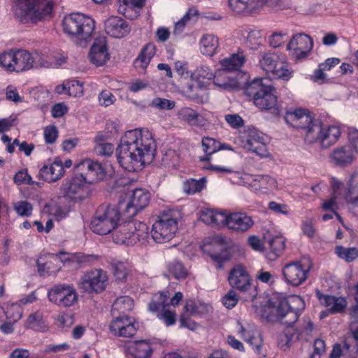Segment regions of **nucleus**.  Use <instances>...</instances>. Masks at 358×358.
<instances>
[{
    "label": "nucleus",
    "instance_id": "f257e3e1",
    "mask_svg": "<svg viewBox=\"0 0 358 358\" xmlns=\"http://www.w3.org/2000/svg\"><path fill=\"white\" fill-rule=\"evenodd\" d=\"M155 141L150 131L144 129L127 131L116 149L120 166L129 172L137 171L155 157Z\"/></svg>",
    "mask_w": 358,
    "mask_h": 358
},
{
    "label": "nucleus",
    "instance_id": "f03ea898",
    "mask_svg": "<svg viewBox=\"0 0 358 358\" xmlns=\"http://www.w3.org/2000/svg\"><path fill=\"white\" fill-rule=\"evenodd\" d=\"M305 308L303 298L292 295L278 299L275 302L269 300L267 304L260 307L259 313L267 322L276 320L286 327H292L299 320Z\"/></svg>",
    "mask_w": 358,
    "mask_h": 358
},
{
    "label": "nucleus",
    "instance_id": "7ed1b4c3",
    "mask_svg": "<svg viewBox=\"0 0 358 358\" xmlns=\"http://www.w3.org/2000/svg\"><path fill=\"white\" fill-rule=\"evenodd\" d=\"M53 8L52 0H17L15 15L22 23H36L50 19Z\"/></svg>",
    "mask_w": 358,
    "mask_h": 358
},
{
    "label": "nucleus",
    "instance_id": "20e7f679",
    "mask_svg": "<svg viewBox=\"0 0 358 358\" xmlns=\"http://www.w3.org/2000/svg\"><path fill=\"white\" fill-rule=\"evenodd\" d=\"M150 238L148 226L136 220L126 222L117 226L113 233L114 243L127 246L137 243L145 245L149 242Z\"/></svg>",
    "mask_w": 358,
    "mask_h": 358
},
{
    "label": "nucleus",
    "instance_id": "39448f33",
    "mask_svg": "<svg viewBox=\"0 0 358 358\" xmlns=\"http://www.w3.org/2000/svg\"><path fill=\"white\" fill-rule=\"evenodd\" d=\"M275 89L264 83V79L257 78L248 83L244 89L245 94L252 98L254 104L262 110H276L278 98Z\"/></svg>",
    "mask_w": 358,
    "mask_h": 358
},
{
    "label": "nucleus",
    "instance_id": "423d86ee",
    "mask_svg": "<svg viewBox=\"0 0 358 358\" xmlns=\"http://www.w3.org/2000/svg\"><path fill=\"white\" fill-rule=\"evenodd\" d=\"M122 208L114 205L101 204L96 209L91 221V230L99 235H106L115 229L122 215Z\"/></svg>",
    "mask_w": 358,
    "mask_h": 358
},
{
    "label": "nucleus",
    "instance_id": "0eeeda50",
    "mask_svg": "<svg viewBox=\"0 0 358 358\" xmlns=\"http://www.w3.org/2000/svg\"><path fill=\"white\" fill-rule=\"evenodd\" d=\"M178 213L171 210L162 211L152 224L151 238L157 243L171 241L178 230Z\"/></svg>",
    "mask_w": 358,
    "mask_h": 358
},
{
    "label": "nucleus",
    "instance_id": "6e6552de",
    "mask_svg": "<svg viewBox=\"0 0 358 358\" xmlns=\"http://www.w3.org/2000/svg\"><path fill=\"white\" fill-rule=\"evenodd\" d=\"M64 33L87 41L95 28L94 20L81 13H72L65 15L62 20Z\"/></svg>",
    "mask_w": 358,
    "mask_h": 358
},
{
    "label": "nucleus",
    "instance_id": "1a4fd4ad",
    "mask_svg": "<svg viewBox=\"0 0 358 358\" xmlns=\"http://www.w3.org/2000/svg\"><path fill=\"white\" fill-rule=\"evenodd\" d=\"M260 67L273 78L288 81L293 77V71L289 68L286 56L275 52H264L259 61Z\"/></svg>",
    "mask_w": 358,
    "mask_h": 358
},
{
    "label": "nucleus",
    "instance_id": "9d476101",
    "mask_svg": "<svg viewBox=\"0 0 358 358\" xmlns=\"http://www.w3.org/2000/svg\"><path fill=\"white\" fill-rule=\"evenodd\" d=\"M34 58L24 49H11L0 54V66L6 71L21 73L33 68Z\"/></svg>",
    "mask_w": 358,
    "mask_h": 358
},
{
    "label": "nucleus",
    "instance_id": "9b49d317",
    "mask_svg": "<svg viewBox=\"0 0 358 358\" xmlns=\"http://www.w3.org/2000/svg\"><path fill=\"white\" fill-rule=\"evenodd\" d=\"M312 267V262L308 259H301L286 264L282 269L285 282L295 287L301 285L308 279Z\"/></svg>",
    "mask_w": 358,
    "mask_h": 358
},
{
    "label": "nucleus",
    "instance_id": "f8f14e48",
    "mask_svg": "<svg viewBox=\"0 0 358 358\" xmlns=\"http://www.w3.org/2000/svg\"><path fill=\"white\" fill-rule=\"evenodd\" d=\"M148 310L156 313L157 317L166 327H171L176 323L177 315L175 310H170L168 292H162L153 295L148 303Z\"/></svg>",
    "mask_w": 358,
    "mask_h": 358
},
{
    "label": "nucleus",
    "instance_id": "ddd939ff",
    "mask_svg": "<svg viewBox=\"0 0 358 358\" xmlns=\"http://www.w3.org/2000/svg\"><path fill=\"white\" fill-rule=\"evenodd\" d=\"M60 193L71 200H83L90 195V186L82 174L76 173L71 179L63 181L60 187Z\"/></svg>",
    "mask_w": 358,
    "mask_h": 358
},
{
    "label": "nucleus",
    "instance_id": "4468645a",
    "mask_svg": "<svg viewBox=\"0 0 358 358\" xmlns=\"http://www.w3.org/2000/svg\"><path fill=\"white\" fill-rule=\"evenodd\" d=\"M107 282L106 271L102 269H92L81 277L79 286L88 294H100L106 289Z\"/></svg>",
    "mask_w": 358,
    "mask_h": 358
},
{
    "label": "nucleus",
    "instance_id": "2eb2a0df",
    "mask_svg": "<svg viewBox=\"0 0 358 358\" xmlns=\"http://www.w3.org/2000/svg\"><path fill=\"white\" fill-rule=\"evenodd\" d=\"M150 199V194L148 191L142 188H137L133 191L131 199L128 202L120 201V208H122V216L125 219L134 217L138 211L145 208Z\"/></svg>",
    "mask_w": 358,
    "mask_h": 358
},
{
    "label": "nucleus",
    "instance_id": "dca6fc26",
    "mask_svg": "<svg viewBox=\"0 0 358 358\" xmlns=\"http://www.w3.org/2000/svg\"><path fill=\"white\" fill-rule=\"evenodd\" d=\"M50 301L61 306L70 307L78 301V294L73 286L60 284L54 286L48 292Z\"/></svg>",
    "mask_w": 358,
    "mask_h": 358
},
{
    "label": "nucleus",
    "instance_id": "f3484780",
    "mask_svg": "<svg viewBox=\"0 0 358 358\" xmlns=\"http://www.w3.org/2000/svg\"><path fill=\"white\" fill-rule=\"evenodd\" d=\"M241 138L245 149L261 157L267 155L266 139L262 132L255 128H248L244 131Z\"/></svg>",
    "mask_w": 358,
    "mask_h": 358
},
{
    "label": "nucleus",
    "instance_id": "a211bd4d",
    "mask_svg": "<svg viewBox=\"0 0 358 358\" xmlns=\"http://www.w3.org/2000/svg\"><path fill=\"white\" fill-rule=\"evenodd\" d=\"M63 263L60 252L57 255L47 253L39 255L36 260L37 271L40 276L55 275Z\"/></svg>",
    "mask_w": 358,
    "mask_h": 358
},
{
    "label": "nucleus",
    "instance_id": "6ab92c4d",
    "mask_svg": "<svg viewBox=\"0 0 358 358\" xmlns=\"http://www.w3.org/2000/svg\"><path fill=\"white\" fill-rule=\"evenodd\" d=\"M77 168L78 171H82L79 174L83 175L85 180L90 186L103 180L106 176L105 167L101 163L92 159L83 161L78 165Z\"/></svg>",
    "mask_w": 358,
    "mask_h": 358
},
{
    "label": "nucleus",
    "instance_id": "aec40b11",
    "mask_svg": "<svg viewBox=\"0 0 358 358\" xmlns=\"http://www.w3.org/2000/svg\"><path fill=\"white\" fill-rule=\"evenodd\" d=\"M313 48V40L306 34H298L294 36L287 45V50L296 60L306 58Z\"/></svg>",
    "mask_w": 358,
    "mask_h": 358
},
{
    "label": "nucleus",
    "instance_id": "412c9836",
    "mask_svg": "<svg viewBox=\"0 0 358 358\" xmlns=\"http://www.w3.org/2000/svg\"><path fill=\"white\" fill-rule=\"evenodd\" d=\"M228 281L230 286L241 292H246L252 287V278L248 270L241 264H236L231 268Z\"/></svg>",
    "mask_w": 358,
    "mask_h": 358
},
{
    "label": "nucleus",
    "instance_id": "4be33fe9",
    "mask_svg": "<svg viewBox=\"0 0 358 358\" xmlns=\"http://www.w3.org/2000/svg\"><path fill=\"white\" fill-rule=\"evenodd\" d=\"M254 224V221L250 215L243 212L225 213L224 223L229 230L237 234L248 231Z\"/></svg>",
    "mask_w": 358,
    "mask_h": 358
},
{
    "label": "nucleus",
    "instance_id": "5701e85b",
    "mask_svg": "<svg viewBox=\"0 0 358 358\" xmlns=\"http://www.w3.org/2000/svg\"><path fill=\"white\" fill-rule=\"evenodd\" d=\"M65 170L62 160L56 158L53 162H48L41 168L38 176L47 182L59 180L64 174Z\"/></svg>",
    "mask_w": 358,
    "mask_h": 358
},
{
    "label": "nucleus",
    "instance_id": "b1692460",
    "mask_svg": "<svg viewBox=\"0 0 358 358\" xmlns=\"http://www.w3.org/2000/svg\"><path fill=\"white\" fill-rule=\"evenodd\" d=\"M237 324V331L241 338L250 344L255 352L260 354L263 345V338L259 331L254 326L248 325L245 327L240 322H238Z\"/></svg>",
    "mask_w": 358,
    "mask_h": 358
},
{
    "label": "nucleus",
    "instance_id": "393cba45",
    "mask_svg": "<svg viewBox=\"0 0 358 358\" xmlns=\"http://www.w3.org/2000/svg\"><path fill=\"white\" fill-rule=\"evenodd\" d=\"M153 353L151 343L147 340L129 342L124 346L127 358H150Z\"/></svg>",
    "mask_w": 358,
    "mask_h": 358
},
{
    "label": "nucleus",
    "instance_id": "a878e982",
    "mask_svg": "<svg viewBox=\"0 0 358 358\" xmlns=\"http://www.w3.org/2000/svg\"><path fill=\"white\" fill-rule=\"evenodd\" d=\"M314 117H312L310 112L304 108H296L293 111L286 112L284 120L286 123L297 129H304Z\"/></svg>",
    "mask_w": 358,
    "mask_h": 358
},
{
    "label": "nucleus",
    "instance_id": "bb28decb",
    "mask_svg": "<svg viewBox=\"0 0 358 358\" xmlns=\"http://www.w3.org/2000/svg\"><path fill=\"white\" fill-rule=\"evenodd\" d=\"M63 264H69L74 266L76 268H82L87 266H91L97 262L99 256L96 255H90L83 252L67 253L60 252Z\"/></svg>",
    "mask_w": 358,
    "mask_h": 358
},
{
    "label": "nucleus",
    "instance_id": "cd10ccee",
    "mask_svg": "<svg viewBox=\"0 0 358 358\" xmlns=\"http://www.w3.org/2000/svg\"><path fill=\"white\" fill-rule=\"evenodd\" d=\"M104 27L106 34L114 38H122L131 30L128 22L118 16L108 17L105 21Z\"/></svg>",
    "mask_w": 358,
    "mask_h": 358
},
{
    "label": "nucleus",
    "instance_id": "c85d7f7f",
    "mask_svg": "<svg viewBox=\"0 0 358 358\" xmlns=\"http://www.w3.org/2000/svg\"><path fill=\"white\" fill-rule=\"evenodd\" d=\"M316 296L320 304L331 314L343 313L347 307L348 303L344 297L322 294L320 291H317Z\"/></svg>",
    "mask_w": 358,
    "mask_h": 358
},
{
    "label": "nucleus",
    "instance_id": "c756f323",
    "mask_svg": "<svg viewBox=\"0 0 358 358\" xmlns=\"http://www.w3.org/2000/svg\"><path fill=\"white\" fill-rule=\"evenodd\" d=\"M92 63L97 66H102L109 59V54L106 39H96L92 45L89 54Z\"/></svg>",
    "mask_w": 358,
    "mask_h": 358
},
{
    "label": "nucleus",
    "instance_id": "7c9ffc66",
    "mask_svg": "<svg viewBox=\"0 0 358 358\" xmlns=\"http://www.w3.org/2000/svg\"><path fill=\"white\" fill-rule=\"evenodd\" d=\"M250 185L255 192L268 194L277 188V182L268 175H255L252 177Z\"/></svg>",
    "mask_w": 358,
    "mask_h": 358
},
{
    "label": "nucleus",
    "instance_id": "2f4dec72",
    "mask_svg": "<svg viewBox=\"0 0 358 358\" xmlns=\"http://www.w3.org/2000/svg\"><path fill=\"white\" fill-rule=\"evenodd\" d=\"M178 115L179 119L192 127L202 128L205 127L208 123L206 119L196 110L189 107L181 108L178 113Z\"/></svg>",
    "mask_w": 358,
    "mask_h": 358
},
{
    "label": "nucleus",
    "instance_id": "473e14b6",
    "mask_svg": "<svg viewBox=\"0 0 358 358\" xmlns=\"http://www.w3.org/2000/svg\"><path fill=\"white\" fill-rule=\"evenodd\" d=\"M198 71L199 77H203V78H206L208 80L212 79L213 77L214 84L220 88L227 90L233 87L231 83L233 80H231L227 76V71H224L222 69V70L217 71L214 76L212 72H207V70L203 68Z\"/></svg>",
    "mask_w": 358,
    "mask_h": 358
},
{
    "label": "nucleus",
    "instance_id": "72a5a7b5",
    "mask_svg": "<svg viewBox=\"0 0 358 358\" xmlns=\"http://www.w3.org/2000/svg\"><path fill=\"white\" fill-rule=\"evenodd\" d=\"M334 163L341 167L351 164L355 159L353 149L350 145H344L335 149L331 155Z\"/></svg>",
    "mask_w": 358,
    "mask_h": 358
},
{
    "label": "nucleus",
    "instance_id": "f704fd0d",
    "mask_svg": "<svg viewBox=\"0 0 358 358\" xmlns=\"http://www.w3.org/2000/svg\"><path fill=\"white\" fill-rule=\"evenodd\" d=\"M246 55L243 50L238 49L236 53L220 61L221 68L227 71H237L245 64Z\"/></svg>",
    "mask_w": 358,
    "mask_h": 358
},
{
    "label": "nucleus",
    "instance_id": "c9c22d12",
    "mask_svg": "<svg viewBox=\"0 0 358 358\" xmlns=\"http://www.w3.org/2000/svg\"><path fill=\"white\" fill-rule=\"evenodd\" d=\"M134 307L133 299L129 296H121L116 299L112 306L111 313L113 316L126 317Z\"/></svg>",
    "mask_w": 358,
    "mask_h": 358
},
{
    "label": "nucleus",
    "instance_id": "e433bc0d",
    "mask_svg": "<svg viewBox=\"0 0 358 358\" xmlns=\"http://www.w3.org/2000/svg\"><path fill=\"white\" fill-rule=\"evenodd\" d=\"M257 0H229L231 10L236 14L248 15L258 9Z\"/></svg>",
    "mask_w": 358,
    "mask_h": 358
},
{
    "label": "nucleus",
    "instance_id": "4c0bfd02",
    "mask_svg": "<svg viewBox=\"0 0 358 358\" xmlns=\"http://www.w3.org/2000/svg\"><path fill=\"white\" fill-rule=\"evenodd\" d=\"M344 198L348 203L353 205L358 203V171L350 175L346 184Z\"/></svg>",
    "mask_w": 358,
    "mask_h": 358
},
{
    "label": "nucleus",
    "instance_id": "58836bf2",
    "mask_svg": "<svg viewBox=\"0 0 358 358\" xmlns=\"http://www.w3.org/2000/svg\"><path fill=\"white\" fill-rule=\"evenodd\" d=\"M322 125L323 123L320 120L313 118L311 123L304 128V139L307 143L312 144L317 141L322 142Z\"/></svg>",
    "mask_w": 358,
    "mask_h": 358
},
{
    "label": "nucleus",
    "instance_id": "ea45409f",
    "mask_svg": "<svg viewBox=\"0 0 358 358\" xmlns=\"http://www.w3.org/2000/svg\"><path fill=\"white\" fill-rule=\"evenodd\" d=\"M341 134V129L335 125H322V147L329 148L336 143Z\"/></svg>",
    "mask_w": 358,
    "mask_h": 358
},
{
    "label": "nucleus",
    "instance_id": "a19ab883",
    "mask_svg": "<svg viewBox=\"0 0 358 358\" xmlns=\"http://www.w3.org/2000/svg\"><path fill=\"white\" fill-rule=\"evenodd\" d=\"M155 54V45L151 43L146 44L134 60L135 66L141 68L142 70H145Z\"/></svg>",
    "mask_w": 358,
    "mask_h": 358
},
{
    "label": "nucleus",
    "instance_id": "79ce46f5",
    "mask_svg": "<svg viewBox=\"0 0 358 358\" xmlns=\"http://www.w3.org/2000/svg\"><path fill=\"white\" fill-rule=\"evenodd\" d=\"M219 46V39L213 34H204L200 40V50L203 55H214Z\"/></svg>",
    "mask_w": 358,
    "mask_h": 358
},
{
    "label": "nucleus",
    "instance_id": "37998d69",
    "mask_svg": "<svg viewBox=\"0 0 358 358\" xmlns=\"http://www.w3.org/2000/svg\"><path fill=\"white\" fill-rule=\"evenodd\" d=\"M113 274L117 281L124 282L131 271V264L127 261L114 260L111 263Z\"/></svg>",
    "mask_w": 358,
    "mask_h": 358
},
{
    "label": "nucleus",
    "instance_id": "c03bdc74",
    "mask_svg": "<svg viewBox=\"0 0 358 358\" xmlns=\"http://www.w3.org/2000/svg\"><path fill=\"white\" fill-rule=\"evenodd\" d=\"M269 251L268 252V259L275 260L284 252L285 248V239L282 236H276L268 241Z\"/></svg>",
    "mask_w": 358,
    "mask_h": 358
},
{
    "label": "nucleus",
    "instance_id": "a18cd8bd",
    "mask_svg": "<svg viewBox=\"0 0 358 358\" xmlns=\"http://www.w3.org/2000/svg\"><path fill=\"white\" fill-rule=\"evenodd\" d=\"M120 322H111L110 330L117 336L132 337L136 333V327L133 321H128L126 326H120Z\"/></svg>",
    "mask_w": 358,
    "mask_h": 358
},
{
    "label": "nucleus",
    "instance_id": "49530a36",
    "mask_svg": "<svg viewBox=\"0 0 358 358\" xmlns=\"http://www.w3.org/2000/svg\"><path fill=\"white\" fill-rule=\"evenodd\" d=\"M145 0H118V11L125 17H129V13L141 9L145 5Z\"/></svg>",
    "mask_w": 358,
    "mask_h": 358
},
{
    "label": "nucleus",
    "instance_id": "de8ad7c7",
    "mask_svg": "<svg viewBox=\"0 0 358 358\" xmlns=\"http://www.w3.org/2000/svg\"><path fill=\"white\" fill-rule=\"evenodd\" d=\"M27 326L35 331H45L47 328V324L43 312L38 310L29 315L27 320Z\"/></svg>",
    "mask_w": 358,
    "mask_h": 358
},
{
    "label": "nucleus",
    "instance_id": "09e8293b",
    "mask_svg": "<svg viewBox=\"0 0 358 358\" xmlns=\"http://www.w3.org/2000/svg\"><path fill=\"white\" fill-rule=\"evenodd\" d=\"M225 213H219L211 210L203 212L201 219L206 224L213 227L224 225Z\"/></svg>",
    "mask_w": 358,
    "mask_h": 358
},
{
    "label": "nucleus",
    "instance_id": "8fccbe9b",
    "mask_svg": "<svg viewBox=\"0 0 358 358\" xmlns=\"http://www.w3.org/2000/svg\"><path fill=\"white\" fill-rule=\"evenodd\" d=\"M210 258L217 264L219 268L223 267L224 262H228L232 257L231 249L229 246L220 245L217 252L210 253Z\"/></svg>",
    "mask_w": 358,
    "mask_h": 358
},
{
    "label": "nucleus",
    "instance_id": "3c124183",
    "mask_svg": "<svg viewBox=\"0 0 358 358\" xmlns=\"http://www.w3.org/2000/svg\"><path fill=\"white\" fill-rule=\"evenodd\" d=\"M335 253L348 263L352 262L358 258V248L356 247L345 248L338 245L335 248Z\"/></svg>",
    "mask_w": 358,
    "mask_h": 358
},
{
    "label": "nucleus",
    "instance_id": "603ef678",
    "mask_svg": "<svg viewBox=\"0 0 358 358\" xmlns=\"http://www.w3.org/2000/svg\"><path fill=\"white\" fill-rule=\"evenodd\" d=\"M206 183L205 178H201L199 180L190 178L184 182L183 189L188 194H194L201 192L206 187Z\"/></svg>",
    "mask_w": 358,
    "mask_h": 358
},
{
    "label": "nucleus",
    "instance_id": "864d4df0",
    "mask_svg": "<svg viewBox=\"0 0 358 358\" xmlns=\"http://www.w3.org/2000/svg\"><path fill=\"white\" fill-rule=\"evenodd\" d=\"M45 210L57 221L66 217L69 215V212L65 208L57 203L46 204L45 206Z\"/></svg>",
    "mask_w": 358,
    "mask_h": 358
},
{
    "label": "nucleus",
    "instance_id": "5fc2aeb1",
    "mask_svg": "<svg viewBox=\"0 0 358 358\" xmlns=\"http://www.w3.org/2000/svg\"><path fill=\"white\" fill-rule=\"evenodd\" d=\"M169 272L176 279H184L187 276V271L183 264L175 260L168 265Z\"/></svg>",
    "mask_w": 358,
    "mask_h": 358
},
{
    "label": "nucleus",
    "instance_id": "6e6d98bb",
    "mask_svg": "<svg viewBox=\"0 0 358 358\" xmlns=\"http://www.w3.org/2000/svg\"><path fill=\"white\" fill-rule=\"evenodd\" d=\"M3 311L6 319L13 322L18 321L22 315V310L20 305L15 303L8 304Z\"/></svg>",
    "mask_w": 358,
    "mask_h": 358
},
{
    "label": "nucleus",
    "instance_id": "4d7b16f0",
    "mask_svg": "<svg viewBox=\"0 0 358 358\" xmlns=\"http://www.w3.org/2000/svg\"><path fill=\"white\" fill-rule=\"evenodd\" d=\"M201 145L203 152L208 154H213L222 148H227L224 147V145L222 147L220 142L210 137H203L201 141Z\"/></svg>",
    "mask_w": 358,
    "mask_h": 358
},
{
    "label": "nucleus",
    "instance_id": "13d9d810",
    "mask_svg": "<svg viewBox=\"0 0 358 358\" xmlns=\"http://www.w3.org/2000/svg\"><path fill=\"white\" fill-rule=\"evenodd\" d=\"M13 182L17 185H38V182L33 180L31 176L29 174L27 169L19 170L15 173L13 177Z\"/></svg>",
    "mask_w": 358,
    "mask_h": 358
},
{
    "label": "nucleus",
    "instance_id": "bf43d9fd",
    "mask_svg": "<svg viewBox=\"0 0 358 358\" xmlns=\"http://www.w3.org/2000/svg\"><path fill=\"white\" fill-rule=\"evenodd\" d=\"M342 349L344 358H357L358 356V345L352 339L345 340Z\"/></svg>",
    "mask_w": 358,
    "mask_h": 358
},
{
    "label": "nucleus",
    "instance_id": "052dcab7",
    "mask_svg": "<svg viewBox=\"0 0 358 358\" xmlns=\"http://www.w3.org/2000/svg\"><path fill=\"white\" fill-rule=\"evenodd\" d=\"M262 33L259 30H251L248 32L246 43L252 50H257L262 43Z\"/></svg>",
    "mask_w": 358,
    "mask_h": 358
},
{
    "label": "nucleus",
    "instance_id": "680f3d73",
    "mask_svg": "<svg viewBox=\"0 0 358 358\" xmlns=\"http://www.w3.org/2000/svg\"><path fill=\"white\" fill-rule=\"evenodd\" d=\"M13 208L20 216L29 217L33 210L32 205L27 201H19L14 203Z\"/></svg>",
    "mask_w": 358,
    "mask_h": 358
},
{
    "label": "nucleus",
    "instance_id": "e2e57ef3",
    "mask_svg": "<svg viewBox=\"0 0 358 358\" xmlns=\"http://www.w3.org/2000/svg\"><path fill=\"white\" fill-rule=\"evenodd\" d=\"M67 94L71 96H80L83 94V85L76 80L67 81Z\"/></svg>",
    "mask_w": 358,
    "mask_h": 358
},
{
    "label": "nucleus",
    "instance_id": "0e129e2a",
    "mask_svg": "<svg viewBox=\"0 0 358 358\" xmlns=\"http://www.w3.org/2000/svg\"><path fill=\"white\" fill-rule=\"evenodd\" d=\"M43 136L47 144H53L58 138V130L55 125H50L44 128Z\"/></svg>",
    "mask_w": 358,
    "mask_h": 358
},
{
    "label": "nucleus",
    "instance_id": "69168bd1",
    "mask_svg": "<svg viewBox=\"0 0 358 358\" xmlns=\"http://www.w3.org/2000/svg\"><path fill=\"white\" fill-rule=\"evenodd\" d=\"M238 301V295L234 289L229 290L222 299L223 305L227 308H234L237 304Z\"/></svg>",
    "mask_w": 358,
    "mask_h": 358
},
{
    "label": "nucleus",
    "instance_id": "338daca9",
    "mask_svg": "<svg viewBox=\"0 0 358 358\" xmlns=\"http://www.w3.org/2000/svg\"><path fill=\"white\" fill-rule=\"evenodd\" d=\"M152 105L159 109L171 110L175 107V102L166 99L155 98L152 100Z\"/></svg>",
    "mask_w": 358,
    "mask_h": 358
},
{
    "label": "nucleus",
    "instance_id": "774afa93",
    "mask_svg": "<svg viewBox=\"0 0 358 358\" xmlns=\"http://www.w3.org/2000/svg\"><path fill=\"white\" fill-rule=\"evenodd\" d=\"M99 100L101 106L106 107L115 102V97L110 91L103 90L99 94Z\"/></svg>",
    "mask_w": 358,
    "mask_h": 358
}]
</instances>
